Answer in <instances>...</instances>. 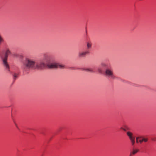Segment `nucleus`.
I'll return each instance as SVG.
<instances>
[{"label":"nucleus","instance_id":"f257e3e1","mask_svg":"<svg viewBox=\"0 0 156 156\" xmlns=\"http://www.w3.org/2000/svg\"><path fill=\"white\" fill-rule=\"evenodd\" d=\"M36 62L33 59L26 58L23 62V69L27 71L30 69H35Z\"/></svg>","mask_w":156,"mask_h":156},{"label":"nucleus","instance_id":"f03ea898","mask_svg":"<svg viewBox=\"0 0 156 156\" xmlns=\"http://www.w3.org/2000/svg\"><path fill=\"white\" fill-rule=\"evenodd\" d=\"M44 61L46 62L47 66L50 68H57V63L54 62V59L51 56L48 55H44Z\"/></svg>","mask_w":156,"mask_h":156},{"label":"nucleus","instance_id":"7ed1b4c3","mask_svg":"<svg viewBox=\"0 0 156 156\" xmlns=\"http://www.w3.org/2000/svg\"><path fill=\"white\" fill-rule=\"evenodd\" d=\"M11 54V52L9 49H7L5 52V56L3 59V64L7 70H9V66L7 62V59L9 55Z\"/></svg>","mask_w":156,"mask_h":156},{"label":"nucleus","instance_id":"20e7f679","mask_svg":"<svg viewBox=\"0 0 156 156\" xmlns=\"http://www.w3.org/2000/svg\"><path fill=\"white\" fill-rule=\"evenodd\" d=\"M105 73V75L112 79H115L116 77L114 75L113 69L111 68H108L106 69Z\"/></svg>","mask_w":156,"mask_h":156},{"label":"nucleus","instance_id":"39448f33","mask_svg":"<svg viewBox=\"0 0 156 156\" xmlns=\"http://www.w3.org/2000/svg\"><path fill=\"white\" fill-rule=\"evenodd\" d=\"M46 64V62L44 61V57L43 58V61H41L39 63L36 64L35 69H41L43 68L45 66V64Z\"/></svg>","mask_w":156,"mask_h":156},{"label":"nucleus","instance_id":"423d86ee","mask_svg":"<svg viewBox=\"0 0 156 156\" xmlns=\"http://www.w3.org/2000/svg\"><path fill=\"white\" fill-rule=\"evenodd\" d=\"M90 51L88 50L80 51L78 54V56L79 58H83L86 56L87 55L89 54Z\"/></svg>","mask_w":156,"mask_h":156},{"label":"nucleus","instance_id":"0eeeda50","mask_svg":"<svg viewBox=\"0 0 156 156\" xmlns=\"http://www.w3.org/2000/svg\"><path fill=\"white\" fill-rule=\"evenodd\" d=\"M83 70L85 71H86L93 73L94 72V71L93 69L91 68H85L82 69Z\"/></svg>","mask_w":156,"mask_h":156},{"label":"nucleus","instance_id":"6e6552de","mask_svg":"<svg viewBox=\"0 0 156 156\" xmlns=\"http://www.w3.org/2000/svg\"><path fill=\"white\" fill-rule=\"evenodd\" d=\"M127 135L129 137V138L130 140L135 138V137L133 136V134L131 132L129 131H128L127 133Z\"/></svg>","mask_w":156,"mask_h":156},{"label":"nucleus","instance_id":"1a4fd4ad","mask_svg":"<svg viewBox=\"0 0 156 156\" xmlns=\"http://www.w3.org/2000/svg\"><path fill=\"white\" fill-rule=\"evenodd\" d=\"M57 68L60 69H64L65 68V66L64 65L62 64L58 63L57 64Z\"/></svg>","mask_w":156,"mask_h":156},{"label":"nucleus","instance_id":"9d476101","mask_svg":"<svg viewBox=\"0 0 156 156\" xmlns=\"http://www.w3.org/2000/svg\"><path fill=\"white\" fill-rule=\"evenodd\" d=\"M139 151V150L138 149H134L133 148V151L130 153V155L132 154L134 155L136 153H137Z\"/></svg>","mask_w":156,"mask_h":156},{"label":"nucleus","instance_id":"9b49d317","mask_svg":"<svg viewBox=\"0 0 156 156\" xmlns=\"http://www.w3.org/2000/svg\"><path fill=\"white\" fill-rule=\"evenodd\" d=\"M4 41V40L3 37L0 34V44Z\"/></svg>","mask_w":156,"mask_h":156},{"label":"nucleus","instance_id":"f8f14e48","mask_svg":"<svg viewBox=\"0 0 156 156\" xmlns=\"http://www.w3.org/2000/svg\"><path fill=\"white\" fill-rule=\"evenodd\" d=\"M91 47V44L89 42L87 43V50L90 48Z\"/></svg>","mask_w":156,"mask_h":156},{"label":"nucleus","instance_id":"ddd939ff","mask_svg":"<svg viewBox=\"0 0 156 156\" xmlns=\"http://www.w3.org/2000/svg\"><path fill=\"white\" fill-rule=\"evenodd\" d=\"M141 138H142L143 141L144 142H147L148 140L147 138H144L142 137H141Z\"/></svg>","mask_w":156,"mask_h":156},{"label":"nucleus","instance_id":"4468645a","mask_svg":"<svg viewBox=\"0 0 156 156\" xmlns=\"http://www.w3.org/2000/svg\"><path fill=\"white\" fill-rule=\"evenodd\" d=\"M135 138L130 140V141L132 143V145L133 146L135 144Z\"/></svg>","mask_w":156,"mask_h":156},{"label":"nucleus","instance_id":"2eb2a0df","mask_svg":"<svg viewBox=\"0 0 156 156\" xmlns=\"http://www.w3.org/2000/svg\"><path fill=\"white\" fill-rule=\"evenodd\" d=\"M141 137H137L136 138V143H139V140L138 139H140Z\"/></svg>","mask_w":156,"mask_h":156},{"label":"nucleus","instance_id":"dca6fc26","mask_svg":"<svg viewBox=\"0 0 156 156\" xmlns=\"http://www.w3.org/2000/svg\"><path fill=\"white\" fill-rule=\"evenodd\" d=\"M14 78L15 79L17 77V74L16 73L14 74L13 75Z\"/></svg>","mask_w":156,"mask_h":156},{"label":"nucleus","instance_id":"f3484780","mask_svg":"<svg viewBox=\"0 0 156 156\" xmlns=\"http://www.w3.org/2000/svg\"><path fill=\"white\" fill-rule=\"evenodd\" d=\"M143 142L142 139L141 138V139H140L139 140V142L141 144Z\"/></svg>","mask_w":156,"mask_h":156},{"label":"nucleus","instance_id":"a211bd4d","mask_svg":"<svg viewBox=\"0 0 156 156\" xmlns=\"http://www.w3.org/2000/svg\"><path fill=\"white\" fill-rule=\"evenodd\" d=\"M101 65L102 66H106V65L104 63H102L101 64Z\"/></svg>","mask_w":156,"mask_h":156},{"label":"nucleus","instance_id":"6ab92c4d","mask_svg":"<svg viewBox=\"0 0 156 156\" xmlns=\"http://www.w3.org/2000/svg\"><path fill=\"white\" fill-rule=\"evenodd\" d=\"M123 130H124L125 131H126V129H125V128L123 129Z\"/></svg>","mask_w":156,"mask_h":156},{"label":"nucleus","instance_id":"aec40b11","mask_svg":"<svg viewBox=\"0 0 156 156\" xmlns=\"http://www.w3.org/2000/svg\"><path fill=\"white\" fill-rule=\"evenodd\" d=\"M124 129V128H123L122 127L121 128V129H122L123 130V129Z\"/></svg>","mask_w":156,"mask_h":156},{"label":"nucleus","instance_id":"412c9836","mask_svg":"<svg viewBox=\"0 0 156 156\" xmlns=\"http://www.w3.org/2000/svg\"><path fill=\"white\" fill-rule=\"evenodd\" d=\"M16 126L17 128H18V126H17L16 125Z\"/></svg>","mask_w":156,"mask_h":156}]
</instances>
